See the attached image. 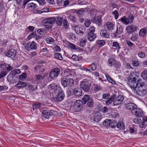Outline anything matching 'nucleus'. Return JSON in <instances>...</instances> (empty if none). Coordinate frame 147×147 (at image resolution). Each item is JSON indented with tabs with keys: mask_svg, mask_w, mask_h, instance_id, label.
I'll return each mask as SVG.
<instances>
[{
	"mask_svg": "<svg viewBox=\"0 0 147 147\" xmlns=\"http://www.w3.org/2000/svg\"><path fill=\"white\" fill-rule=\"evenodd\" d=\"M101 89V88L100 87V86L98 85H96L94 87V90L95 92H96L100 90Z\"/></svg>",
	"mask_w": 147,
	"mask_h": 147,
	"instance_id": "774afa93",
	"label": "nucleus"
},
{
	"mask_svg": "<svg viewBox=\"0 0 147 147\" xmlns=\"http://www.w3.org/2000/svg\"><path fill=\"white\" fill-rule=\"evenodd\" d=\"M69 1L67 0H64L61 7L67 6L69 4Z\"/></svg>",
	"mask_w": 147,
	"mask_h": 147,
	"instance_id": "338daca9",
	"label": "nucleus"
},
{
	"mask_svg": "<svg viewBox=\"0 0 147 147\" xmlns=\"http://www.w3.org/2000/svg\"><path fill=\"white\" fill-rule=\"evenodd\" d=\"M137 106L135 104L130 102L127 104L126 106V109L128 110H131V113H132V111L134 110L136 108Z\"/></svg>",
	"mask_w": 147,
	"mask_h": 147,
	"instance_id": "f3484780",
	"label": "nucleus"
},
{
	"mask_svg": "<svg viewBox=\"0 0 147 147\" xmlns=\"http://www.w3.org/2000/svg\"><path fill=\"white\" fill-rule=\"evenodd\" d=\"M93 21L96 24H98V25L100 26L101 24V22H102L101 16H98L96 18H94Z\"/></svg>",
	"mask_w": 147,
	"mask_h": 147,
	"instance_id": "393cba45",
	"label": "nucleus"
},
{
	"mask_svg": "<svg viewBox=\"0 0 147 147\" xmlns=\"http://www.w3.org/2000/svg\"><path fill=\"white\" fill-rule=\"evenodd\" d=\"M117 127L120 130H124L125 127L124 123L122 122H119L117 124Z\"/></svg>",
	"mask_w": 147,
	"mask_h": 147,
	"instance_id": "c756f323",
	"label": "nucleus"
},
{
	"mask_svg": "<svg viewBox=\"0 0 147 147\" xmlns=\"http://www.w3.org/2000/svg\"><path fill=\"white\" fill-rule=\"evenodd\" d=\"M74 30L79 35H82L85 31V28L84 26L78 25L74 26Z\"/></svg>",
	"mask_w": 147,
	"mask_h": 147,
	"instance_id": "0eeeda50",
	"label": "nucleus"
},
{
	"mask_svg": "<svg viewBox=\"0 0 147 147\" xmlns=\"http://www.w3.org/2000/svg\"><path fill=\"white\" fill-rule=\"evenodd\" d=\"M21 73V71L19 69H16L11 71V74L12 76H15L16 74H18Z\"/></svg>",
	"mask_w": 147,
	"mask_h": 147,
	"instance_id": "58836bf2",
	"label": "nucleus"
},
{
	"mask_svg": "<svg viewBox=\"0 0 147 147\" xmlns=\"http://www.w3.org/2000/svg\"><path fill=\"white\" fill-rule=\"evenodd\" d=\"M123 29L124 27L121 25H119L118 28L117 26L116 31L114 33V36L115 37H116L117 36V34H121L123 32Z\"/></svg>",
	"mask_w": 147,
	"mask_h": 147,
	"instance_id": "dca6fc26",
	"label": "nucleus"
},
{
	"mask_svg": "<svg viewBox=\"0 0 147 147\" xmlns=\"http://www.w3.org/2000/svg\"><path fill=\"white\" fill-rule=\"evenodd\" d=\"M138 56L140 58H143L145 57V54L144 53L142 52H140L138 54Z\"/></svg>",
	"mask_w": 147,
	"mask_h": 147,
	"instance_id": "680f3d73",
	"label": "nucleus"
},
{
	"mask_svg": "<svg viewBox=\"0 0 147 147\" xmlns=\"http://www.w3.org/2000/svg\"><path fill=\"white\" fill-rule=\"evenodd\" d=\"M37 32L40 35H43L45 33V29L43 28L38 29L37 30Z\"/></svg>",
	"mask_w": 147,
	"mask_h": 147,
	"instance_id": "052dcab7",
	"label": "nucleus"
},
{
	"mask_svg": "<svg viewBox=\"0 0 147 147\" xmlns=\"http://www.w3.org/2000/svg\"><path fill=\"white\" fill-rule=\"evenodd\" d=\"M60 72V70L59 68H55L50 72L49 77L53 79L58 77Z\"/></svg>",
	"mask_w": 147,
	"mask_h": 147,
	"instance_id": "1a4fd4ad",
	"label": "nucleus"
},
{
	"mask_svg": "<svg viewBox=\"0 0 147 147\" xmlns=\"http://www.w3.org/2000/svg\"><path fill=\"white\" fill-rule=\"evenodd\" d=\"M74 95L76 96H80L82 95V89L79 87H76L73 90Z\"/></svg>",
	"mask_w": 147,
	"mask_h": 147,
	"instance_id": "2eb2a0df",
	"label": "nucleus"
},
{
	"mask_svg": "<svg viewBox=\"0 0 147 147\" xmlns=\"http://www.w3.org/2000/svg\"><path fill=\"white\" fill-rule=\"evenodd\" d=\"M24 47L26 50L30 51L31 50H36L37 48V44L34 41L29 42L25 44Z\"/></svg>",
	"mask_w": 147,
	"mask_h": 147,
	"instance_id": "20e7f679",
	"label": "nucleus"
},
{
	"mask_svg": "<svg viewBox=\"0 0 147 147\" xmlns=\"http://www.w3.org/2000/svg\"><path fill=\"white\" fill-rule=\"evenodd\" d=\"M133 121L135 123L138 124L142 121V120L140 118L138 117L134 118Z\"/></svg>",
	"mask_w": 147,
	"mask_h": 147,
	"instance_id": "3c124183",
	"label": "nucleus"
},
{
	"mask_svg": "<svg viewBox=\"0 0 147 147\" xmlns=\"http://www.w3.org/2000/svg\"><path fill=\"white\" fill-rule=\"evenodd\" d=\"M27 6L28 8L34 9L37 7V5L36 4L33 3H28L27 5Z\"/></svg>",
	"mask_w": 147,
	"mask_h": 147,
	"instance_id": "c9c22d12",
	"label": "nucleus"
},
{
	"mask_svg": "<svg viewBox=\"0 0 147 147\" xmlns=\"http://www.w3.org/2000/svg\"><path fill=\"white\" fill-rule=\"evenodd\" d=\"M55 56L56 58L60 60H62L63 59L61 54L59 53H55Z\"/></svg>",
	"mask_w": 147,
	"mask_h": 147,
	"instance_id": "5fc2aeb1",
	"label": "nucleus"
},
{
	"mask_svg": "<svg viewBox=\"0 0 147 147\" xmlns=\"http://www.w3.org/2000/svg\"><path fill=\"white\" fill-rule=\"evenodd\" d=\"M91 23V21L90 20L87 19L84 22V25L86 27H88L90 25Z\"/></svg>",
	"mask_w": 147,
	"mask_h": 147,
	"instance_id": "603ef678",
	"label": "nucleus"
},
{
	"mask_svg": "<svg viewBox=\"0 0 147 147\" xmlns=\"http://www.w3.org/2000/svg\"><path fill=\"white\" fill-rule=\"evenodd\" d=\"M5 54L7 57H10L13 60L16 58V51L13 49H11L5 53Z\"/></svg>",
	"mask_w": 147,
	"mask_h": 147,
	"instance_id": "9b49d317",
	"label": "nucleus"
},
{
	"mask_svg": "<svg viewBox=\"0 0 147 147\" xmlns=\"http://www.w3.org/2000/svg\"><path fill=\"white\" fill-rule=\"evenodd\" d=\"M68 46L69 48L73 49V50H76V46L72 43H69L68 45Z\"/></svg>",
	"mask_w": 147,
	"mask_h": 147,
	"instance_id": "e2e57ef3",
	"label": "nucleus"
},
{
	"mask_svg": "<svg viewBox=\"0 0 147 147\" xmlns=\"http://www.w3.org/2000/svg\"><path fill=\"white\" fill-rule=\"evenodd\" d=\"M27 84L25 82L21 81H19L16 84V86L19 88H23L25 87Z\"/></svg>",
	"mask_w": 147,
	"mask_h": 147,
	"instance_id": "bb28decb",
	"label": "nucleus"
},
{
	"mask_svg": "<svg viewBox=\"0 0 147 147\" xmlns=\"http://www.w3.org/2000/svg\"><path fill=\"white\" fill-rule=\"evenodd\" d=\"M101 119L100 114L96 113L94 115L93 120L95 122H98Z\"/></svg>",
	"mask_w": 147,
	"mask_h": 147,
	"instance_id": "5701e85b",
	"label": "nucleus"
},
{
	"mask_svg": "<svg viewBox=\"0 0 147 147\" xmlns=\"http://www.w3.org/2000/svg\"><path fill=\"white\" fill-rule=\"evenodd\" d=\"M147 34V28L145 27L141 29L139 33V36L142 37H146Z\"/></svg>",
	"mask_w": 147,
	"mask_h": 147,
	"instance_id": "a211bd4d",
	"label": "nucleus"
},
{
	"mask_svg": "<svg viewBox=\"0 0 147 147\" xmlns=\"http://www.w3.org/2000/svg\"><path fill=\"white\" fill-rule=\"evenodd\" d=\"M76 11L78 15L79 16H82L84 14V13L85 12V10L83 9L76 10Z\"/></svg>",
	"mask_w": 147,
	"mask_h": 147,
	"instance_id": "49530a36",
	"label": "nucleus"
},
{
	"mask_svg": "<svg viewBox=\"0 0 147 147\" xmlns=\"http://www.w3.org/2000/svg\"><path fill=\"white\" fill-rule=\"evenodd\" d=\"M91 86V83L90 81L87 79H83L80 82V87L85 92L89 91Z\"/></svg>",
	"mask_w": 147,
	"mask_h": 147,
	"instance_id": "f03ea898",
	"label": "nucleus"
},
{
	"mask_svg": "<svg viewBox=\"0 0 147 147\" xmlns=\"http://www.w3.org/2000/svg\"><path fill=\"white\" fill-rule=\"evenodd\" d=\"M141 76L144 79L147 80V71H143L141 74Z\"/></svg>",
	"mask_w": 147,
	"mask_h": 147,
	"instance_id": "37998d69",
	"label": "nucleus"
},
{
	"mask_svg": "<svg viewBox=\"0 0 147 147\" xmlns=\"http://www.w3.org/2000/svg\"><path fill=\"white\" fill-rule=\"evenodd\" d=\"M27 77L26 73H22L19 76V79L22 80H23L26 78Z\"/></svg>",
	"mask_w": 147,
	"mask_h": 147,
	"instance_id": "864d4df0",
	"label": "nucleus"
},
{
	"mask_svg": "<svg viewBox=\"0 0 147 147\" xmlns=\"http://www.w3.org/2000/svg\"><path fill=\"white\" fill-rule=\"evenodd\" d=\"M88 40L89 41H92L95 40L96 36L95 34L94 33H88Z\"/></svg>",
	"mask_w": 147,
	"mask_h": 147,
	"instance_id": "a878e982",
	"label": "nucleus"
},
{
	"mask_svg": "<svg viewBox=\"0 0 147 147\" xmlns=\"http://www.w3.org/2000/svg\"><path fill=\"white\" fill-rule=\"evenodd\" d=\"M95 31L94 27V26H91L89 29V31L88 33H94Z\"/></svg>",
	"mask_w": 147,
	"mask_h": 147,
	"instance_id": "bf43d9fd",
	"label": "nucleus"
},
{
	"mask_svg": "<svg viewBox=\"0 0 147 147\" xmlns=\"http://www.w3.org/2000/svg\"><path fill=\"white\" fill-rule=\"evenodd\" d=\"M142 122L139 125L140 127L142 128L145 127L147 125V117L144 116L142 117Z\"/></svg>",
	"mask_w": 147,
	"mask_h": 147,
	"instance_id": "412c9836",
	"label": "nucleus"
},
{
	"mask_svg": "<svg viewBox=\"0 0 147 147\" xmlns=\"http://www.w3.org/2000/svg\"><path fill=\"white\" fill-rule=\"evenodd\" d=\"M105 76L107 80L111 83L113 84H115V81L113 80L109 75L106 74H105Z\"/></svg>",
	"mask_w": 147,
	"mask_h": 147,
	"instance_id": "f704fd0d",
	"label": "nucleus"
},
{
	"mask_svg": "<svg viewBox=\"0 0 147 147\" xmlns=\"http://www.w3.org/2000/svg\"><path fill=\"white\" fill-rule=\"evenodd\" d=\"M52 115V113L50 111L47 110H44L42 113L43 116L47 119L49 118L50 116Z\"/></svg>",
	"mask_w": 147,
	"mask_h": 147,
	"instance_id": "6ab92c4d",
	"label": "nucleus"
},
{
	"mask_svg": "<svg viewBox=\"0 0 147 147\" xmlns=\"http://www.w3.org/2000/svg\"><path fill=\"white\" fill-rule=\"evenodd\" d=\"M50 87L51 89L50 90V92L56 94L55 96L53 97V99L56 102L62 101L65 96L61 88L59 86L54 84H51Z\"/></svg>",
	"mask_w": 147,
	"mask_h": 147,
	"instance_id": "f257e3e1",
	"label": "nucleus"
},
{
	"mask_svg": "<svg viewBox=\"0 0 147 147\" xmlns=\"http://www.w3.org/2000/svg\"><path fill=\"white\" fill-rule=\"evenodd\" d=\"M55 20L53 18L45 19L43 21V24L45 26H49L54 22Z\"/></svg>",
	"mask_w": 147,
	"mask_h": 147,
	"instance_id": "f8f14e48",
	"label": "nucleus"
},
{
	"mask_svg": "<svg viewBox=\"0 0 147 147\" xmlns=\"http://www.w3.org/2000/svg\"><path fill=\"white\" fill-rule=\"evenodd\" d=\"M64 75L63 77H65L66 78H71L72 77V74L70 71H65L63 74Z\"/></svg>",
	"mask_w": 147,
	"mask_h": 147,
	"instance_id": "72a5a7b5",
	"label": "nucleus"
},
{
	"mask_svg": "<svg viewBox=\"0 0 147 147\" xmlns=\"http://www.w3.org/2000/svg\"><path fill=\"white\" fill-rule=\"evenodd\" d=\"M138 35L134 34L132 35L130 39L132 41H136L138 39Z\"/></svg>",
	"mask_w": 147,
	"mask_h": 147,
	"instance_id": "4d7b16f0",
	"label": "nucleus"
},
{
	"mask_svg": "<svg viewBox=\"0 0 147 147\" xmlns=\"http://www.w3.org/2000/svg\"><path fill=\"white\" fill-rule=\"evenodd\" d=\"M132 64L133 66L137 67L139 65L138 60L136 58H134L132 60Z\"/></svg>",
	"mask_w": 147,
	"mask_h": 147,
	"instance_id": "4c0bfd02",
	"label": "nucleus"
},
{
	"mask_svg": "<svg viewBox=\"0 0 147 147\" xmlns=\"http://www.w3.org/2000/svg\"><path fill=\"white\" fill-rule=\"evenodd\" d=\"M137 28V27L135 25L132 24L127 26L126 30L127 33L128 34H130L136 31Z\"/></svg>",
	"mask_w": 147,
	"mask_h": 147,
	"instance_id": "ddd939ff",
	"label": "nucleus"
},
{
	"mask_svg": "<svg viewBox=\"0 0 147 147\" xmlns=\"http://www.w3.org/2000/svg\"><path fill=\"white\" fill-rule=\"evenodd\" d=\"M138 84V87L140 88V87H142L144 85V83L142 82V80L141 79H139L137 81Z\"/></svg>",
	"mask_w": 147,
	"mask_h": 147,
	"instance_id": "79ce46f5",
	"label": "nucleus"
},
{
	"mask_svg": "<svg viewBox=\"0 0 147 147\" xmlns=\"http://www.w3.org/2000/svg\"><path fill=\"white\" fill-rule=\"evenodd\" d=\"M82 102L80 100L76 101L73 105V111L75 112L80 111L82 108Z\"/></svg>",
	"mask_w": 147,
	"mask_h": 147,
	"instance_id": "423d86ee",
	"label": "nucleus"
},
{
	"mask_svg": "<svg viewBox=\"0 0 147 147\" xmlns=\"http://www.w3.org/2000/svg\"><path fill=\"white\" fill-rule=\"evenodd\" d=\"M61 83L64 87H67L68 86L71 87L74 85V81L72 78H66L63 77L61 80Z\"/></svg>",
	"mask_w": 147,
	"mask_h": 147,
	"instance_id": "7ed1b4c3",
	"label": "nucleus"
},
{
	"mask_svg": "<svg viewBox=\"0 0 147 147\" xmlns=\"http://www.w3.org/2000/svg\"><path fill=\"white\" fill-rule=\"evenodd\" d=\"M113 101L114 96H112L107 100L105 101V102L107 105H109L111 104L113 102Z\"/></svg>",
	"mask_w": 147,
	"mask_h": 147,
	"instance_id": "2f4dec72",
	"label": "nucleus"
},
{
	"mask_svg": "<svg viewBox=\"0 0 147 147\" xmlns=\"http://www.w3.org/2000/svg\"><path fill=\"white\" fill-rule=\"evenodd\" d=\"M63 20V18L61 17H57L56 22L58 26H61L62 25Z\"/></svg>",
	"mask_w": 147,
	"mask_h": 147,
	"instance_id": "c85d7f7f",
	"label": "nucleus"
},
{
	"mask_svg": "<svg viewBox=\"0 0 147 147\" xmlns=\"http://www.w3.org/2000/svg\"><path fill=\"white\" fill-rule=\"evenodd\" d=\"M111 121L110 119H107L105 120L103 123L104 125L106 126L107 127H109Z\"/></svg>",
	"mask_w": 147,
	"mask_h": 147,
	"instance_id": "a19ab883",
	"label": "nucleus"
},
{
	"mask_svg": "<svg viewBox=\"0 0 147 147\" xmlns=\"http://www.w3.org/2000/svg\"><path fill=\"white\" fill-rule=\"evenodd\" d=\"M96 65L94 63H91L89 67L90 69L92 71L95 70L96 69Z\"/></svg>",
	"mask_w": 147,
	"mask_h": 147,
	"instance_id": "de8ad7c7",
	"label": "nucleus"
},
{
	"mask_svg": "<svg viewBox=\"0 0 147 147\" xmlns=\"http://www.w3.org/2000/svg\"><path fill=\"white\" fill-rule=\"evenodd\" d=\"M110 96V94L109 93H103L102 95V98L103 99H108Z\"/></svg>",
	"mask_w": 147,
	"mask_h": 147,
	"instance_id": "6e6d98bb",
	"label": "nucleus"
},
{
	"mask_svg": "<svg viewBox=\"0 0 147 147\" xmlns=\"http://www.w3.org/2000/svg\"><path fill=\"white\" fill-rule=\"evenodd\" d=\"M87 42V40L83 38L81 39L80 42V45L82 47L86 45V43Z\"/></svg>",
	"mask_w": 147,
	"mask_h": 147,
	"instance_id": "ea45409f",
	"label": "nucleus"
},
{
	"mask_svg": "<svg viewBox=\"0 0 147 147\" xmlns=\"http://www.w3.org/2000/svg\"><path fill=\"white\" fill-rule=\"evenodd\" d=\"M133 78L128 79V84L131 88L135 89L138 86L136 78Z\"/></svg>",
	"mask_w": 147,
	"mask_h": 147,
	"instance_id": "9d476101",
	"label": "nucleus"
},
{
	"mask_svg": "<svg viewBox=\"0 0 147 147\" xmlns=\"http://www.w3.org/2000/svg\"><path fill=\"white\" fill-rule=\"evenodd\" d=\"M124 99V97L121 95H119L117 97H115L114 96L113 105L117 106L121 104Z\"/></svg>",
	"mask_w": 147,
	"mask_h": 147,
	"instance_id": "6e6552de",
	"label": "nucleus"
},
{
	"mask_svg": "<svg viewBox=\"0 0 147 147\" xmlns=\"http://www.w3.org/2000/svg\"><path fill=\"white\" fill-rule=\"evenodd\" d=\"M72 59L73 60L75 61H79L80 60L79 57L75 55L72 56Z\"/></svg>",
	"mask_w": 147,
	"mask_h": 147,
	"instance_id": "0e129e2a",
	"label": "nucleus"
},
{
	"mask_svg": "<svg viewBox=\"0 0 147 147\" xmlns=\"http://www.w3.org/2000/svg\"><path fill=\"white\" fill-rule=\"evenodd\" d=\"M146 90L145 89L141 91L139 90L137 91V94L140 96H143L145 95Z\"/></svg>",
	"mask_w": 147,
	"mask_h": 147,
	"instance_id": "09e8293b",
	"label": "nucleus"
},
{
	"mask_svg": "<svg viewBox=\"0 0 147 147\" xmlns=\"http://www.w3.org/2000/svg\"><path fill=\"white\" fill-rule=\"evenodd\" d=\"M46 42L47 43L52 44L54 43V41L52 37L48 36L46 38Z\"/></svg>",
	"mask_w": 147,
	"mask_h": 147,
	"instance_id": "e433bc0d",
	"label": "nucleus"
},
{
	"mask_svg": "<svg viewBox=\"0 0 147 147\" xmlns=\"http://www.w3.org/2000/svg\"><path fill=\"white\" fill-rule=\"evenodd\" d=\"M64 0H57V5L60 7H61L63 3Z\"/></svg>",
	"mask_w": 147,
	"mask_h": 147,
	"instance_id": "69168bd1",
	"label": "nucleus"
},
{
	"mask_svg": "<svg viewBox=\"0 0 147 147\" xmlns=\"http://www.w3.org/2000/svg\"><path fill=\"white\" fill-rule=\"evenodd\" d=\"M63 26L66 29H67L69 28V24L67 20L66 19H64L63 22Z\"/></svg>",
	"mask_w": 147,
	"mask_h": 147,
	"instance_id": "a18cd8bd",
	"label": "nucleus"
},
{
	"mask_svg": "<svg viewBox=\"0 0 147 147\" xmlns=\"http://www.w3.org/2000/svg\"><path fill=\"white\" fill-rule=\"evenodd\" d=\"M119 20H121L122 22L126 25L128 24L130 22L128 18H126L125 16H124L123 17L119 19Z\"/></svg>",
	"mask_w": 147,
	"mask_h": 147,
	"instance_id": "cd10ccee",
	"label": "nucleus"
},
{
	"mask_svg": "<svg viewBox=\"0 0 147 147\" xmlns=\"http://www.w3.org/2000/svg\"><path fill=\"white\" fill-rule=\"evenodd\" d=\"M84 104H86V105L89 107H91L93 105L94 102L92 98L88 94H85L82 99Z\"/></svg>",
	"mask_w": 147,
	"mask_h": 147,
	"instance_id": "39448f33",
	"label": "nucleus"
},
{
	"mask_svg": "<svg viewBox=\"0 0 147 147\" xmlns=\"http://www.w3.org/2000/svg\"><path fill=\"white\" fill-rule=\"evenodd\" d=\"M105 42L104 40H98L96 42V44L99 47H101L105 44Z\"/></svg>",
	"mask_w": 147,
	"mask_h": 147,
	"instance_id": "473e14b6",
	"label": "nucleus"
},
{
	"mask_svg": "<svg viewBox=\"0 0 147 147\" xmlns=\"http://www.w3.org/2000/svg\"><path fill=\"white\" fill-rule=\"evenodd\" d=\"M143 111L140 109L136 108L132 111V113L138 117H142L143 115Z\"/></svg>",
	"mask_w": 147,
	"mask_h": 147,
	"instance_id": "4468645a",
	"label": "nucleus"
},
{
	"mask_svg": "<svg viewBox=\"0 0 147 147\" xmlns=\"http://www.w3.org/2000/svg\"><path fill=\"white\" fill-rule=\"evenodd\" d=\"M112 14L114 16L115 19L116 20L118 18L119 14L117 10H115L113 12H112Z\"/></svg>",
	"mask_w": 147,
	"mask_h": 147,
	"instance_id": "13d9d810",
	"label": "nucleus"
},
{
	"mask_svg": "<svg viewBox=\"0 0 147 147\" xmlns=\"http://www.w3.org/2000/svg\"><path fill=\"white\" fill-rule=\"evenodd\" d=\"M35 78L36 81H38L43 80L44 77L40 75H35Z\"/></svg>",
	"mask_w": 147,
	"mask_h": 147,
	"instance_id": "c03bdc74",
	"label": "nucleus"
},
{
	"mask_svg": "<svg viewBox=\"0 0 147 147\" xmlns=\"http://www.w3.org/2000/svg\"><path fill=\"white\" fill-rule=\"evenodd\" d=\"M112 44V47H114L113 49L117 50V53H118L119 50L121 48L120 44L117 41H116L113 42Z\"/></svg>",
	"mask_w": 147,
	"mask_h": 147,
	"instance_id": "4be33fe9",
	"label": "nucleus"
},
{
	"mask_svg": "<svg viewBox=\"0 0 147 147\" xmlns=\"http://www.w3.org/2000/svg\"><path fill=\"white\" fill-rule=\"evenodd\" d=\"M41 106V104L40 103H36L33 105V110L36 109H39Z\"/></svg>",
	"mask_w": 147,
	"mask_h": 147,
	"instance_id": "8fccbe9b",
	"label": "nucleus"
},
{
	"mask_svg": "<svg viewBox=\"0 0 147 147\" xmlns=\"http://www.w3.org/2000/svg\"><path fill=\"white\" fill-rule=\"evenodd\" d=\"M115 59L113 57L109 58L107 61V65L110 67H111L115 63Z\"/></svg>",
	"mask_w": 147,
	"mask_h": 147,
	"instance_id": "aec40b11",
	"label": "nucleus"
},
{
	"mask_svg": "<svg viewBox=\"0 0 147 147\" xmlns=\"http://www.w3.org/2000/svg\"><path fill=\"white\" fill-rule=\"evenodd\" d=\"M100 34L101 36L106 38H108L109 36V33L105 30H101L100 31Z\"/></svg>",
	"mask_w": 147,
	"mask_h": 147,
	"instance_id": "b1692460",
	"label": "nucleus"
},
{
	"mask_svg": "<svg viewBox=\"0 0 147 147\" xmlns=\"http://www.w3.org/2000/svg\"><path fill=\"white\" fill-rule=\"evenodd\" d=\"M106 26L110 30L112 31L113 30L114 25L112 22H107L106 23Z\"/></svg>",
	"mask_w": 147,
	"mask_h": 147,
	"instance_id": "7c9ffc66",
	"label": "nucleus"
}]
</instances>
